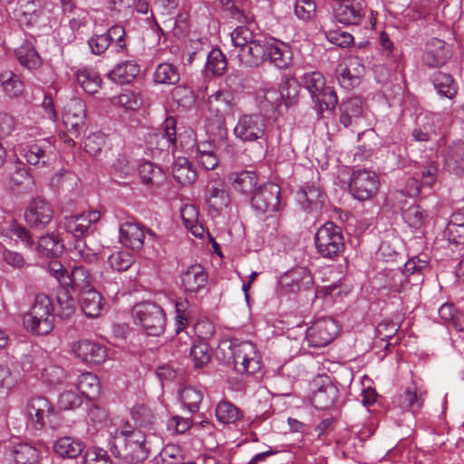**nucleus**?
Listing matches in <instances>:
<instances>
[{
	"instance_id": "33",
	"label": "nucleus",
	"mask_w": 464,
	"mask_h": 464,
	"mask_svg": "<svg viewBox=\"0 0 464 464\" xmlns=\"http://www.w3.org/2000/svg\"><path fill=\"white\" fill-rule=\"evenodd\" d=\"M267 60L278 69H285L292 62V52L288 45L269 38Z\"/></svg>"
},
{
	"instance_id": "39",
	"label": "nucleus",
	"mask_w": 464,
	"mask_h": 464,
	"mask_svg": "<svg viewBox=\"0 0 464 464\" xmlns=\"http://www.w3.org/2000/svg\"><path fill=\"white\" fill-rule=\"evenodd\" d=\"M80 304L87 317L94 318L100 315L102 309V297L92 288L80 293Z\"/></svg>"
},
{
	"instance_id": "59",
	"label": "nucleus",
	"mask_w": 464,
	"mask_h": 464,
	"mask_svg": "<svg viewBox=\"0 0 464 464\" xmlns=\"http://www.w3.org/2000/svg\"><path fill=\"white\" fill-rule=\"evenodd\" d=\"M302 84L309 92L312 99H316L318 93L325 86V79L318 71L304 73Z\"/></svg>"
},
{
	"instance_id": "57",
	"label": "nucleus",
	"mask_w": 464,
	"mask_h": 464,
	"mask_svg": "<svg viewBox=\"0 0 464 464\" xmlns=\"http://www.w3.org/2000/svg\"><path fill=\"white\" fill-rule=\"evenodd\" d=\"M154 81L160 84H176L179 81V72L171 63H160L155 70Z\"/></svg>"
},
{
	"instance_id": "22",
	"label": "nucleus",
	"mask_w": 464,
	"mask_h": 464,
	"mask_svg": "<svg viewBox=\"0 0 464 464\" xmlns=\"http://www.w3.org/2000/svg\"><path fill=\"white\" fill-rule=\"evenodd\" d=\"M282 285L291 293L308 290L313 285V276L306 267L298 266L285 272L281 277Z\"/></svg>"
},
{
	"instance_id": "1",
	"label": "nucleus",
	"mask_w": 464,
	"mask_h": 464,
	"mask_svg": "<svg viewBox=\"0 0 464 464\" xmlns=\"http://www.w3.org/2000/svg\"><path fill=\"white\" fill-rule=\"evenodd\" d=\"M109 433L110 450L116 458L129 454L145 457L150 452L145 436L140 430H136L129 420L119 417L112 419Z\"/></svg>"
},
{
	"instance_id": "53",
	"label": "nucleus",
	"mask_w": 464,
	"mask_h": 464,
	"mask_svg": "<svg viewBox=\"0 0 464 464\" xmlns=\"http://www.w3.org/2000/svg\"><path fill=\"white\" fill-rule=\"evenodd\" d=\"M21 371L16 362L9 361L5 364H0V387L12 389L21 380Z\"/></svg>"
},
{
	"instance_id": "7",
	"label": "nucleus",
	"mask_w": 464,
	"mask_h": 464,
	"mask_svg": "<svg viewBox=\"0 0 464 464\" xmlns=\"http://www.w3.org/2000/svg\"><path fill=\"white\" fill-rule=\"evenodd\" d=\"M317 253L324 258L333 259L344 248V239L340 227L326 222L319 227L314 237Z\"/></svg>"
},
{
	"instance_id": "32",
	"label": "nucleus",
	"mask_w": 464,
	"mask_h": 464,
	"mask_svg": "<svg viewBox=\"0 0 464 464\" xmlns=\"http://www.w3.org/2000/svg\"><path fill=\"white\" fill-rule=\"evenodd\" d=\"M445 168L457 176L464 175V142L457 140L447 149L444 156Z\"/></svg>"
},
{
	"instance_id": "54",
	"label": "nucleus",
	"mask_w": 464,
	"mask_h": 464,
	"mask_svg": "<svg viewBox=\"0 0 464 464\" xmlns=\"http://www.w3.org/2000/svg\"><path fill=\"white\" fill-rule=\"evenodd\" d=\"M440 318L445 323L452 325L457 332L464 330V321L462 315L456 309L453 304L445 303L438 311Z\"/></svg>"
},
{
	"instance_id": "25",
	"label": "nucleus",
	"mask_w": 464,
	"mask_h": 464,
	"mask_svg": "<svg viewBox=\"0 0 464 464\" xmlns=\"http://www.w3.org/2000/svg\"><path fill=\"white\" fill-rule=\"evenodd\" d=\"M41 13V0H19L13 10V17L21 25L31 26L37 22Z\"/></svg>"
},
{
	"instance_id": "41",
	"label": "nucleus",
	"mask_w": 464,
	"mask_h": 464,
	"mask_svg": "<svg viewBox=\"0 0 464 464\" xmlns=\"http://www.w3.org/2000/svg\"><path fill=\"white\" fill-rule=\"evenodd\" d=\"M431 82L440 97L452 100L458 93V84L450 73L436 72L431 77Z\"/></svg>"
},
{
	"instance_id": "11",
	"label": "nucleus",
	"mask_w": 464,
	"mask_h": 464,
	"mask_svg": "<svg viewBox=\"0 0 464 464\" xmlns=\"http://www.w3.org/2000/svg\"><path fill=\"white\" fill-rule=\"evenodd\" d=\"M21 369L26 372H32L36 378L51 385H64L67 387V381L72 378L63 368L50 364L41 367L38 362H34L32 355H24L21 362Z\"/></svg>"
},
{
	"instance_id": "38",
	"label": "nucleus",
	"mask_w": 464,
	"mask_h": 464,
	"mask_svg": "<svg viewBox=\"0 0 464 464\" xmlns=\"http://www.w3.org/2000/svg\"><path fill=\"white\" fill-rule=\"evenodd\" d=\"M174 179L182 186L191 185L197 179V171L185 157L177 158L172 165Z\"/></svg>"
},
{
	"instance_id": "5",
	"label": "nucleus",
	"mask_w": 464,
	"mask_h": 464,
	"mask_svg": "<svg viewBox=\"0 0 464 464\" xmlns=\"http://www.w3.org/2000/svg\"><path fill=\"white\" fill-rule=\"evenodd\" d=\"M233 107V95L227 90H218L208 96V108L214 114V120L208 121V130L214 135L223 138L227 135L224 115Z\"/></svg>"
},
{
	"instance_id": "6",
	"label": "nucleus",
	"mask_w": 464,
	"mask_h": 464,
	"mask_svg": "<svg viewBox=\"0 0 464 464\" xmlns=\"http://www.w3.org/2000/svg\"><path fill=\"white\" fill-rule=\"evenodd\" d=\"M135 323L143 328L148 335H160L166 326V314L163 309L155 303L143 302L137 304L132 310Z\"/></svg>"
},
{
	"instance_id": "10",
	"label": "nucleus",
	"mask_w": 464,
	"mask_h": 464,
	"mask_svg": "<svg viewBox=\"0 0 464 464\" xmlns=\"http://www.w3.org/2000/svg\"><path fill=\"white\" fill-rule=\"evenodd\" d=\"M146 236L154 241L156 234L134 218H129L119 225V242L134 252L142 250Z\"/></svg>"
},
{
	"instance_id": "31",
	"label": "nucleus",
	"mask_w": 464,
	"mask_h": 464,
	"mask_svg": "<svg viewBox=\"0 0 464 464\" xmlns=\"http://www.w3.org/2000/svg\"><path fill=\"white\" fill-rule=\"evenodd\" d=\"M366 6L362 2H352L341 5L335 11L339 23L346 25H357L362 23L366 14Z\"/></svg>"
},
{
	"instance_id": "51",
	"label": "nucleus",
	"mask_w": 464,
	"mask_h": 464,
	"mask_svg": "<svg viewBox=\"0 0 464 464\" xmlns=\"http://www.w3.org/2000/svg\"><path fill=\"white\" fill-rule=\"evenodd\" d=\"M139 175L145 185H159L164 179V173L160 167L144 160L138 166Z\"/></svg>"
},
{
	"instance_id": "17",
	"label": "nucleus",
	"mask_w": 464,
	"mask_h": 464,
	"mask_svg": "<svg viewBox=\"0 0 464 464\" xmlns=\"http://www.w3.org/2000/svg\"><path fill=\"white\" fill-rule=\"evenodd\" d=\"M340 327L336 321L330 317L316 320L306 330V339L309 346L324 347L329 344L337 335Z\"/></svg>"
},
{
	"instance_id": "36",
	"label": "nucleus",
	"mask_w": 464,
	"mask_h": 464,
	"mask_svg": "<svg viewBox=\"0 0 464 464\" xmlns=\"http://www.w3.org/2000/svg\"><path fill=\"white\" fill-rule=\"evenodd\" d=\"M140 66L134 59L122 61L117 63L110 72L109 77L119 84L131 82L139 74Z\"/></svg>"
},
{
	"instance_id": "20",
	"label": "nucleus",
	"mask_w": 464,
	"mask_h": 464,
	"mask_svg": "<svg viewBox=\"0 0 464 464\" xmlns=\"http://www.w3.org/2000/svg\"><path fill=\"white\" fill-rule=\"evenodd\" d=\"M72 350L82 362L100 364L107 356V350L102 344L83 339L72 343Z\"/></svg>"
},
{
	"instance_id": "8",
	"label": "nucleus",
	"mask_w": 464,
	"mask_h": 464,
	"mask_svg": "<svg viewBox=\"0 0 464 464\" xmlns=\"http://www.w3.org/2000/svg\"><path fill=\"white\" fill-rule=\"evenodd\" d=\"M58 412L44 396L34 395L26 403L27 424L34 430H43L46 426L53 427Z\"/></svg>"
},
{
	"instance_id": "56",
	"label": "nucleus",
	"mask_w": 464,
	"mask_h": 464,
	"mask_svg": "<svg viewBox=\"0 0 464 464\" xmlns=\"http://www.w3.org/2000/svg\"><path fill=\"white\" fill-rule=\"evenodd\" d=\"M175 331L181 333L188 325V321L191 316L190 304L187 298H178L175 302Z\"/></svg>"
},
{
	"instance_id": "60",
	"label": "nucleus",
	"mask_w": 464,
	"mask_h": 464,
	"mask_svg": "<svg viewBox=\"0 0 464 464\" xmlns=\"http://www.w3.org/2000/svg\"><path fill=\"white\" fill-rule=\"evenodd\" d=\"M71 30L76 34H86L92 28V17L85 9H81L69 20Z\"/></svg>"
},
{
	"instance_id": "13",
	"label": "nucleus",
	"mask_w": 464,
	"mask_h": 464,
	"mask_svg": "<svg viewBox=\"0 0 464 464\" xmlns=\"http://www.w3.org/2000/svg\"><path fill=\"white\" fill-rule=\"evenodd\" d=\"M125 29L118 24L111 26L105 33L93 34L87 41L91 53L94 55L103 54L113 44L116 53L126 49Z\"/></svg>"
},
{
	"instance_id": "48",
	"label": "nucleus",
	"mask_w": 464,
	"mask_h": 464,
	"mask_svg": "<svg viewBox=\"0 0 464 464\" xmlns=\"http://www.w3.org/2000/svg\"><path fill=\"white\" fill-rule=\"evenodd\" d=\"M315 104L317 117H323L324 110L334 111L338 104V98L335 91L330 86H324L318 93L316 99H312Z\"/></svg>"
},
{
	"instance_id": "27",
	"label": "nucleus",
	"mask_w": 464,
	"mask_h": 464,
	"mask_svg": "<svg viewBox=\"0 0 464 464\" xmlns=\"http://www.w3.org/2000/svg\"><path fill=\"white\" fill-rule=\"evenodd\" d=\"M362 102L357 97L344 101L340 106V122L345 128L359 126L363 121Z\"/></svg>"
},
{
	"instance_id": "2",
	"label": "nucleus",
	"mask_w": 464,
	"mask_h": 464,
	"mask_svg": "<svg viewBox=\"0 0 464 464\" xmlns=\"http://www.w3.org/2000/svg\"><path fill=\"white\" fill-rule=\"evenodd\" d=\"M22 320L24 329L32 334L46 335L51 333L54 326L52 299L44 294L37 295Z\"/></svg>"
},
{
	"instance_id": "18",
	"label": "nucleus",
	"mask_w": 464,
	"mask_h": 464,
	"mask_svg": "<svg viewBox=\"0 0 464 464\" xmlns=\"http://www.w3.org/2000/svg\"><path fill=\"white\" fill-rule=\"evenodd\" d=\"M24 218L28 226L42 230L53 220V209L46 200L36 198L24 210Z\"/></svg>"
},
{
	"instance_id": "29",
	"label": "nucleus",
	"mask_w": 464,
	"mask_h": 464,
	"mask_svg": "<svg viewBox=\"0 0 464 464\" xmlns=\"http://www.w3.org/2000/svg\"><path fill=\"white\" fill-rule=\"evenodd\" d=\"M296 199L304 210L318 212L326 199V195L317 186H305L296 193Z\"/></svg>"
},
{
	"instance_id": "23",
	"label": "nucleus",
	"mask_w": 464,
	"mask_h": 464,
	"mask_svg": "<svg viewBox=\"0 0 464 464\" xmlns=\"http://www.w3.org/2000/svg\"><path fill=\"white\" fill-rule=\"evenodd\" d=\"M67 387H75L82 396L90 400L95 399L101 391L98 376L90 372L72 374V378L67 381Z\"/></svg>"
},
{
	"instance_id": "12",
	"label": "nucleus",
	"mask_w": 464,
	"mask_h": 464,
	"mask_svg": "<svg viewBox=\"0 0 464 464\" xmlns=\"http://www.w3.org/2000/svg\"><path fill=\"white\" fill-rule=\"evenodd\" d=\"M19 151L28 164L39 167L50 165L56 157V150L51 138L21 145Z\"/></svg>"
},
{
	"instance_id": "3",
	"label": "nucleus",
	"mask_w": 464,
	"mask_h": 464,
	"mask_svg": "<svg viewBox=\"0 0 464 464\" xmlns=\"http://www.w3.org/2000/svg\"><path fill=\"white\" fill-rule=\"evenodd\" d=\"M299 93V85L295 79H286L278 88L266 86L256 92L258 105L265 112L280 111L285 106L288 108L295 103Z\"/></svg>"
},
{
	"instance_id": "49",
	"label": "nucleus",
	"mask_w": 464,
	"mask_h": 464,
	"mask_svg": "<svg viewBox=\"0 0 464 464\" xmlns=\"http://www.w3.org/2000/svg\"><path fill=\"white\" fill-rule=\"evenodd\" d=\"M63 250V244L55 234L42 236L38 240L37 251L44 256H56Z\"/></svg>"
},
{
	"instance_id": "43",
	"label": "nucleus",
	"mask_w": 464,
	"mask_h": 464,
	"mask_svg": "<svg viewBox=\"0 0 464 464\" xmlns=\"http://www.w3.org/2000/svg\"><path fill=\"white\" fill-rule=\"evenodd\" d=\"M78 84L88 94H94L102 87V79L97 72L88 67H82L75 72Z\"/></svg>"
},
{
	"instance_id": "47",
	"label": "nucleus",
	"mask_w": 464,
	"mask_h": 464,
	"mask_svg": "<svg viewBox=\"0 0 464 464\" xmlns=\"http://www.w3.org/2000/svg\"><path fill=\"white\" fill-rule=\"evenodd\" d=\"M65 287L71 286L72 289L79 293L92 288V277L89 271L82 266H75L69 273Z\"/></svg>"
},
{
	"instance_id": "45",
	"label": "nucleus",
	"mask_w": 464,
	"mask_h": 464,
	"mask_svg": "<svg viewBox=\"0 0 464 464\" xmlns=\"http://www.w3.org/2000/svg\"><path fill=\"white\" fill-rule=\"evenodd\" d=\"M111 103L125 111H136L141 107L143 98L140 92L124 90L120 94L111 97Z\"/></svg>"
},
{
	"instance_id": "52",
	"label": "nucleus",
	"mask_w": 464,
	"mask_h": 464,
	"mask_svg": "<svg viewBox=\"0 0 464 464\" xmlns=\"http://www.w3.org/2000/svg\"><path fill=\"white\" fill-rule=\"evenodd\" d=\"M203 396L202 390L194 386H186L179 391L180 401L190 413L198 411Z\"/></svg>"
},
{
	"instance_id": "58",
	"label": "nucleus",
	"mask_w": 464,
	"mask_h": 464,
	"mask_svg": "<svg viewBox=\"0 0 464 464\" xmlns=\"http://www.w3.org/2000/svg\"><path fill=\"white\" fill-rule=\"evenodd\" d=\"M0 83L9 97H16L23 92L24 86L19 77L11 71L0 73Z\"/></svg>"
},
{
	"instance_id": "26",
	"label": "nucleus",
	"mask_w": 464,
	"mask_h": 464,
	"mask_svg": "<svg viewBox=\"0 0 464 464\" xmlns=\"http://www.w3.org/2000/svg\"><path fill=\"white\" fill-rule=\"evenodd\" d=\"M5 459L11 464H38L39 452L28 443H18L5 449Z\"/></svg>"
},
{
	"instance_id": "61",
	"label": "nucleus",
	"mask_w": 464,
	"mask_h": 464,
	"mask_svg": "<svg viewBox=\"0 0 464 464\" xmlns=\"http://www.w3.org/2000/svg\"><path fill=\"white\" fill-rule=\"evenodd\" d=\"M190 358L195 368H203L211 360V351L208 344L203 341H199L193 344L190 348Z\"/></svg>"
},
{
	"instance_id": "4",
	"label": "nucleus",
	"mask_w": 464,
	"mask_h": 464,
	"mask_svg": "<svg viewBox=\"0 0 464 464\" xmlns=\"http://www.w3.org/2000/svg\"><path fill=\"white\" fill-rule=\"evenodd\" d=\"M280 195V187L268 182L255 189L251 198V206L256 215L262 219L270 218L274 228L278 224L276 215L281 207Z\"/></svg>"
},
{
	"instance_id": "63",
	"label": "nucleus",
	"mask_w": 464,
	"mask_h": 464,
	"mask_svg": "<svg viewBox=\"0 0 464 464\" xmlns=\"http://www.w3.org/2000/svg\"><path fill=\"white\" fill-rule=\"evenodd\" d=\"M227 68V59L219 49H212L207 58L206 70L212 75L220 76Z\"/></svg>"
},
{
	"instance_id": "40",
	"label": "nucleus",
	"mask_w": 464,
	"mask_h": 464,
	"mask_svg": "<svg viewBox=\"0 0 464 464\" xmlns=\"http://www.w3.org/2000/svg\"><path fill=\"white\" fill-rule=\"evenodd\" d=\"M338 393V389L327 382L313 393L312 403L316 409L327 410L334 404Z\"/></svg>"
},
{
	"instance_id": "28",
	"label": "nucleus",
	"mask_w": 464,
	"mask_h": 464,
	"mask_svg": "<svg viewBox=\"0 0 464 464\" xmlns=\"http://www.w3.org/2000/svg\"><path fill=\"white\" fill-rule=\"evenodd\" d=\"M0 237L15 243L21 242L28 249L32 248L34 244L31 232L13 219L0 225Z\"/></svg>"
},
{
	"instance_id": "42",
	"label": "nucleus",
	"mask_w": 464,
	"mask_h": 464,
	"mask_svg": "<svg viewBox=\"0 0 464 464\" xmlns=\"http://www.w3.org/2000/svg\"><path fill=\"white\" fill-rule=\"evenodd\" d=\"M205 198L214 210H221L229 204V197L221 182L209 183L206 188Z\"/></svg>"
},
{
	"instance_id": "46",
	"label": "nucleus",
	"mask_w": 464,
	"mask_h": 464,
	"mask_svg": "<svg viewBox=\"0 0 464 464\" xmlns=\"http://www.w3.org/2000/svg\"><path fill=\"white\" fill-rule=\"evenodd\" d=\"M14 53L19 63L30 70L36 69L41 64L40 56L30 41H24L14 50Z\"/></svg>"
},
{
	"instance_id": "15",
	"label": "nucleus",
	"mask_w": 464,
	"mask_h": 464,
	"mask_svg": "<svg viewBox=\"0 0 464 464\" xmlns=\"http://www.w3.org/2000/svg\"><path fill=\"white\" fill-rule=\"evenodd\" d=\"M266 129V121L263 115L243 114L238 118L233 133L242 142H253L264 138Z\"/></svg>"
},
{
	"instance_id": "44",
	"label": "nucleus",
	"mask_w": 464,
	"mask_h": 464,
	"mask_svg": "<svg viewBox=\"0 0 464 464\" xmlns=\"http://www.w3.org/2000/svg\"><path fill=\"white\" fill-rule=\"evenodd\" d=\"M180 215L184 226L196 237H204V227L198 222V211L194 205L186 204L180 208Z\"/></svg>"
},
{
	"instance_id": "50",
	"label": "nucleus",
	"mask_w": 464,
	"mask_h": 464,
	"mask_svg": "<svg viewBox=\"0 0 464 464\" xmlns=\"http://www.w3.org/2000/svg\"><path fill=\"white\" fill-rule=\"evenodd\" d=\"M242 417V411L228 401H221L216 407V418L222 424L236 423Z\"/></svg>"
},
{
	"instance_id": "14",
	"label": "nucleus",
	"mask_w": 464,
	"mask_h": 464,
	"mask_svg": "<svg viewBox=\"0 0 464 464\" xmlns=\"http://www.w3.org/2000/svg\"><path fill=\"white\" fill-rule=\"evenodd\" d=\"M232 358L235 370L239 373L254 374L261 367L260 356L256 345L245 341L232 346Z\"/></svg>"
},
{
	"instance_id": "62",
	"label": "nucleus",
	"mask_w": 464,
	"mask_h": 464,
	"mask_svg": "<svg viewBox=\"0 0 464 464\" xmlns=\"http://www.w3.org/2000/svg\"><path fill=\"white\" fill-rule=\"evenodd\" d=\"M401 208L402 210V218L409 227L414 229H420L423 227L427 214L424 210L420 209V206L411 205L406 209H404L403 207Z\"/></svg>"
},
{
	"instance_id": "37",
	"label": "nucleus",
	"mask_w": 464,
	"mask_h": 464,
	"mask_svg": "<svg viewBox=\"0 0 464 464\" xmlns=\"http://www.w3.org/2000/svg\"><path fill=\"white\" fill-rule=\"evenodd\" d=\"M100 251L99 246H91L86 240L76 239L74 246L71 249V257L76 262L95 265L99 261Z\"/></svg>"
},
{
	"instance_id": "35",
	"label": "nucleus",
	"mask_w": 464,
	"mask_h": 464,
	"mask_svg": "<svg viewBox=\"0 0 464 464\" xmlns=\"http://www.w3.org/2000/svg\"><path fill=\"white\" fill-rule=\"evenodd\" d=\"M228 181L235 191L244 196L253 193L257 184V175L251 170L235 171L229 174Z\"/></svg>"
},
{
	"instance_id": "16",
	"label": "nucleus",
	"mask_w": 464,
	"mask_h": 464,
	"mask_svg": "<svg viewBox=\"0 0 464 464\" xmlns=\"http://www.w3.org/2000/svg\"><path fill=\"white\" fill-rule=\"evenodd\" d=\"M378 188L379 179L374 172L368 169H359L353 172L349 190L357 200L371 199L376 195Z\"/></svg>"
},
{
	"instance_id": "64",
	"label": "nucleus",
	"mask_w": 464,
	"mask_h": 464,
	"mask_svg": "<svg viewBox=\"0 0 464 464\" xmlns=\"http://www.w3.org/2000/svg\"><path fill=\"white\" fill-rule=\"evenodd\" d=\"M182 459V450L176 444L166 445L155 458L157 464H178Z\"/></svg>"
},
{
	"instance_id": "30",
	"label": "nucleus",
	"mask_w": 464,
	"mask_h": 464,
	"mask_svg": "<svg viewBox=\"0 0 464 464\" xmlns=\"http://www.w3.org/2000/svg\"><path fill=\"white\" fill-rule=\"evenodd\" d=\"M208 273L200 265H193L181 275V283L186 292L197 294L206 288Z\"/></svg>"
},
{
	"instance_id": "24",
	"label": "nucleus",
	"mask_w": 464,
	"mask_h": 464,
	"mask_svg": "<svg viewBox=\"0 0 464 464\" xmlns=\"http://www.w3.org/2000/svg\"><path fill=\"white\" fill-rule=\"evenodd\" d=\"M85 119V103L78 98L70 100L63 113V121L66 128L74 132H79L84 126Z\"/></svg>"
},
{
	"instance_id": "55",
	"label": "nucleus",
	"mask_w": 464,
	"mask_h": 464,
	"mask_svg": "<svg viewBox=\"0 0 464 464\" xmlns=\"http://www.w3.org/2000/svg\"><path fill=\"white\" fill-rule=\"evenodd\" d=\"M131 417L138 426L151 430L156 422L152 410L144 404H136L131 409Z\"/></svg>"
},
{
	"instance_id": "34",
	"label": "nucleus",
	"mask_w": 464,
	"mask_h": 464,
	"mask_svg": "<svg viewBox=\"0 0 464 464\" xmlns=\"http://www.w3.org/2000/svg\"><path fill=\"white\" fill-rule=\"evenodd\" d=\"M84 443L71 436L58 438L53 445V452L63 459H76L84 450Z\"/></svg>"
},
{
	"instance_id": "9",
	"label": "nucleus",
	"mask_w": 464,
	"mask_h": 464,
	"mask_svg": "<svg viewBox=\"0 0 464 464\" xmlns=\"http://www.w3.org/2000/svg\"><path fill=\"white\" fill-rule=\"evenodd\" d=\"M427 267L428 262L426 260L413 256L404 264L403 270L398 268L384 271L382 274L384 280L382 287L392 293H401L409 285L407 276L420 273Z\"/></svg>"
},
{
	"instance_id": "19",
	"label": "nucleus",
	"mask_w": 464,
	"mask_h": 464,
	"mask_svg": "<svg viewBox=\"0 0 464 464\" xmlns=\"http://www.w3.org/2000/svg\"><path fill=\"white\" fill-rule=\"evenodd\" d=\"M100 219L101 213L92 210L81 215L65 217L61 223V227L77 239H81L80 237L92 232V225L96 224Z\"/></svg>"
},
{
	"instance_id": "21",
	"label": "nucleus",
	"mask_w": 464,
	"mask_h": 464,
	"mask_svg": "<svg viewBox=\"0 0 464 464\" xmlns=\"http://www.w3.org/2000/svg\"><path fill=\"white\" fill-rule=\"evenodd\" d=\"M450 55V48L445 41L431 38L426 44L422 61L429 67H439L445 64Z\"/></svg>"
}]
</instances>
